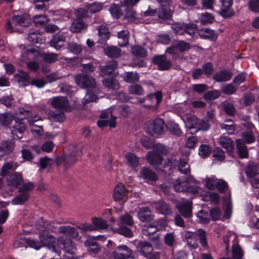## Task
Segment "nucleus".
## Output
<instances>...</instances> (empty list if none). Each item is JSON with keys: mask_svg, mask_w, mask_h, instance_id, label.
Segmentation results:
<instances>
[{"mask_svg": "<svg viewBox=\"0 0 259 259\" xmlns=\"http://www.w3.org/2000/svg\"><path fill=\"white\" fill-rule=\"evenodd\" d=\"M117 67V63L115 61H112L108 64L100 68V71L102 75H108L113 74L116 75L118 72L116 71Z\"/></svg>", "mask_w": 259, "mask_h": 259, "instance_id": "obj_13", "label": "nucleus"}, {"mask_svg": "<svg viewBox=\"0 0 259 259\" xmlns=\"http://www.w3.org/2000/svg\"><path fill=\"white\" fill-rule=\"evenodd\" d=\"M191 205L190 201H186L177 204V207L184 217L189 218L191 215Z\"/></svg>", "mask_w": 259, "mask_h": 259, "instance_id": "obj_15", "label": "nucleus"}, {"mask_svg": "<svg viewBox=\"0 0 259 259\" xmlns=\"http://www.w3.org/2000/svg\"><path fill=\"white\" fill-rule=\"evenodd\" d=\"M28 39L30 41L34 44L42 43L44 41V40L40 37V35L38 34L37 31H32L29 33Z\"/></svg>", "mask_w": 259, "mask_h": 259, "instance_id": "obj_57", "label": "nucleus"}, {"mask_svg": "<svg viewBox=\"0 0 259 259\" xmlns=\"http://www.w3.org/2000/svg\"><path fill=\"white\" fill-rule=\"evenodd\" d=\"M188 186V179L186 177L178 179L174 184L175 190L178 192H183L187 190Z\"/></svg>", "mask_w": 259, "mask_h": 259, "instance_id": "obj_19", "label": "nucleus"}, {"mask_svg": "<svg viewBox=\"0 0 259 259\" xmlns=\"http://www.w3.org/2000/svg\"><path fill=\"white\" fill-rule=\"evenodd\" d=\"M157 209L162 214L166 215L171 213L170 207L162 201H159L156 203Z\"/></svg>", "mask_w": 259, "mask_h": 259, "instance_id": "obj_41", "label": "nucleus"}, {"mask_svg": "<svg viewBox=\"0 0 259 259\" xmlns=\"http://www.w3.org/2000/svg\"><path fill=\"white\" fill-rule=\"evenodd\" d=\"M98 34L103 40L105 41L108 39L109 37V33L108 29L104 25L99 26L98 28Z\"/></svg>", "mask_w": 259, "mask_h": 259, "instance_id": "obj_56", "label": "nucleus"}, {"mask_svg": "<svg viewBox=\"0 0 259 259\" xmlns=\"http://www.w3.org/2000/svg\"><path fill=\"white\" fill-rule=\"evenodd\" d=\"M109 11L111 15L115 18H119L122 15L121 6L115 4H112L110 5Z\"/></svg>", "mask_w": 259, "mask_h": 259, "instance_id": "obj_43", "label": "nucleus"}, {"mask_svg": "<svg viewBox=\"0 0 259 259\" xmlns=\"http://www.w3.org/2000/svg\"><path fill=\"white\" fill-rule=\"evenodd\" d=\"M172 28L176 34L183 35L186 33L191 37L197 31L196 25L192 23H175L172 25Z\"/></svg>", "mask_w": 259, "mask_h": 259, "instance_id": "obj_3", "label": "nucleus"}, {"mask_svg": "<svg viewBox=\"0 0 259 259\" xmlns=\"http://www.w3.org/2000/svg\"><path fill=\"white\" fill-rule=\"evenodd\" d=\"M37 228L40 231H45L46 230H52L54 227L51 225V223H48L47 221H44L41 220V222H39L37 225Z\"/></svg>", "mask_w": 259, "mask_h": 259, "instance_id": "obj_61", "label": "nucleus"}, {"mask_svg": "<svg viewBox=\"0 0 259 259\" xmlns=\"http://www.w3.org/2000/svg\"><path fill=\"white\" fill-rule=\"evenodd\" d=\"M211 153L210 147L207 145H201L199 149V155L205 158L209 156Z\"/></svg>", "mask_w": 259, "mask_h": 259, "instance_id": "obj_63", "label": "nucleus"}, {"mask_svg": "<svg viewBox=\"0 0 259 259\" xmlns=\"http://www.w3.org/2000/svg\"><path fill=\"white\" fill-rule=\"evenodd\" d=\"M40 244L42 246H48L52 251L59 254V250L57 248V242L53 235L39 234Z\"/></svg>", "mask_w": 259, "mask_h": 259, "instance_id": "obj_7", "label": "nucleus"}, {"mask_svg": "<svg viewBox=\"0 0 259 259\" xmlns=\"http://www.w3.org/2000/svg\"><path fill=\"white\" fill-rule=\"evenodd\" d=\"M85 246L88 248V250L91 253L97 254L101 250V248L97 244L90 239L87 240L84 243Z\"/></svg>", "mask_w": 259, "mask_h": 259, "instance_id": "obj_39", "label": "nucleus"}, {"mask_svg": "<svg viewBox=\"0 0 259 259\" xmlns=\"http://www.w3.org/2000/svg\"><path fill=\"white\" fill-rule=\"evenodd\" d=\"M218 179L215 177L212 176L206 178L204 180L205 185L209 190H213L216 188Z\"/></svg>", "mask_w": 259, "mask_h": 259, "instance_id": "obj_53", "label": "nucleus"}, {"mask_svg": "<svg viewBox=\"0 0 259 259\" xmlns=\"http://www.w3.org/2000/svg\"><path fill=\"white\" fill-rule=\"evenodd\" d=\"M14 77L18 82L24 85L28 81L29 79L28 74L23 71H20L14 75Z\"/></svg>", "mask_w": 259, "mask_h": 259, "instance_id": "obj_52", "label": "nucleus"}, {"mask_svg": "<svg viewBox=\"0 0 259 259\" xmlns=\"http://www.w3.org/2000/svg\"><path fill=\"white\" fill-rule=\"evenodd\" d=\"M221 3L220 10V14L224 17L228 18L234 15L233 11L231 8L232 0H220Z\"/></svg>", "mask_w": 259, "mask_h": 259, "instance_id": "obj_12", "label": "nucleus"}, {"mask_svg": "<svg viewBox=\"0 0 259 259\" xmlns=\"http://www.w3.org/2000/svg\"><path fill=\"white\" fill-rule=\"evenodd\" d=\"M74 78L77 85L81 88H95L97 86L95 79L92 76L78 74Z\"/></svg>", "mask_w": 259, "mask_h": 259, "instance_id": "obj_4", "label": "nucleus"}, {"mask_svg": "<svg viewBox=\"0 0 259 259\" xmlns=\"http://www.w3.org/2000/svg\"><path fill=\"white\" fill-rule=\"evenodd\" d=\"M147 159L150 164L154 167L161 164L162 158L161 156L155 151H150L147 155Z\"/></svg>", "mask_w": 259, "mask_h": 259, "instance_id": "obj_17", "label": "nucleus"}, {"mask_svg": "<svg viewBox=\"0 0 259 259\" xmlns=\"http://www.w3.org/2000/svg\"><path fill=\"white\" fill-rule=\"evenodd\" d=\"M220 144L228 152L232 151L234 147V142L230 138L226 136H222L219 139Z\"/></svg>", "mask_w": 259, "mask_h": 259, "instance_id": "obj_21", "label": "nucleus"}, {"mask_svg": "<svg viewBox=\"0 0 259 259\" xmlns=\"http://www.w3.org/2000/svg\"><path fill=\"white\" fill-rule=\"evenodd\" d=\"M48 118L55 122H63L65 119V116L64 111L56 112L54 111H50L49 113Z\"/></svg>", "mask_w": 259, "mask_h": 259, "instance_id": "obj_33", "label": "nucleus"}, {"mask_svg": "<svg viewBox=\"0 0 259 259\" xmlns=\"http://www.w3.org/2000/svg\"><path fill=\"white\" fill-rule=\"evenodd\" d=\"M128 31L126 30H123L118 32V43L120 46H125L128 43Z\"/></svg>", "mask_w": 259, "mask_h": 259, "instance_id": "obj_36", "label": "nucleus"}, {"mask_svg": "<svg viewBox=\"0 0 259 259\" xmlns=\"http://www.w3.org/2000/svg\"><path fill=\"white\" fill-rule=\"evenodd\" d=\"M198 237L200 242L202 246L207 247V243L206 238V233L202 229H199L197 232H188L186 233L185 238L188 243H192V239H196V237Z\"/></svg>", "mask_w": 259, "mask_h": 259, "instance_id": "obj_8", "label": "nucleus"}, {"mask_svg": "<svg viewBox=\"0 0 259 259\" xmlns=\"http://www.w3.org/2000/svg\"><path fill=\"white\" fill-rule=\"evenodd\" d=\"M109 109H111V111L113 112L112 114L114 116L116 114V112H120L121 115L124 117L127 116L130 113L129 107L125 105L120 106L118 108H111Z\"/></svg>", "mask_w": 259, "mask_h": 259, "instance_id": "obj_54", "label": "nucleus"}, {"mask_svg": "<svg viewBox=\"0 0 259 259\" xmlns=\"http://www.w3.org/2000/svg\"><path fill=\"white\" fill-rule=\"evenodd\" d=\"M140 174V176L145 179L151 181H156L157 179L156 174L147 167H142Z\"/></svg>", "mask_w": 259, "mask_h": 259, "instance_id": "obj_32", "label": "nucleus"}, {"mask_svg": "<svg viewBox=\"0 0 259 259\" xmlns=\"http://www.w3.org/2000/svg\"><path fill=\"white\" fill-rule=\"evenodd\" d=\"M133 224V219L128 213L120 216L118 221V225L119 226L126 225L127 226H131Z\"/></svg>", "mask_w": 259, "mask_h": 259, "instance_id": "obj_47", "label": "nucleus"}, {"mask_svg": "<svg viewBox=\"0 0 259 259\" xmlns=\"http://www.w3.org/2000/svg\"><path fill=\"white\" fill-rule=\"evenodd\" d=\"M67 49L69 52L75 55H78L82 51V47L80 45L75 42H71L68 44Z\"/></svg>", "mask_w": 259, "mask_h": 259, "instance_id": "obj_46", "label": "nucleus"}, {"mask_svg": "<svg viewBox=\"0 0 259 259\" xmlns=\"http://www.w3.org/2000/svg\"><path fill=\"white\" fill-rule=\"evenodd\" d=\"M13 20L14 24L16 26H27L30 23V20L27 15L15 16Z\"/></svg>", "mask_w": 259, "mask_h": 259, "instance_id": "obj_25", "label": "nucleus"}, {"mask_svg": "<svg viewBox=\"0 0 259 259\" xmlns=\"http://www.w3.org/2000/svg\"><path fill=\"white\" fill-rule=\"evenodd\" d=\"M164 121L161 118H156L152 121H148L146 122L145 129L147 133L152 134H161L165 128Z\"/></svg>", "mask_w": 259, "mask_h": 259, "instance_id": "obj_2", "label": "nucleus"}, {"mask_svg": "<svg viewBox=\"0 0 259 259\" xmlns=\"http://www.w3.org/2000/svg\"><path fill=\"white\" fill-rule=\"evenodd\" d=\"M87 25L80 19L74 20L70 26V30L72 32H79L86 29Z\"/></svg>", "mask_w": 259, "mask_h": 259, "instance_id": "obj_23", "label": "nucleus"}, {"mask_svg": "<svg viewBox=\"0 0 259 259\" xmlns=\"http://www.w3.org/2000/svg\"><path fill=\"white\" fill-rule=\"evenodd\" d=\"M95 92L97 94H95L92 91H88L87 92V94L82 100V103L84 105L92 102H95L97 101V100L98 99L97 96L99 95V93L100 91L99 89H97L95 90Z\"/></svg>", "mask_w": 259, "mask_h": 259, "instance_id": "obj_35", "label": "nucleus"}, {"mask_svg": "<svg viewBox=\"0 0 259 259\" xmlns=\"http://www.w3.org/2000/svg\"><path fill=\"white\" fill-rule=\"evenodd\" d=\"M127 193L124 186L122 184H119L114 188L113 197L115 200L120 201L125 198Z\"/></svg>", "mask_w": 259, "mask_h": 259, "instance_id": "obj_14", "label": "nucleus"}, {"mask_svg": "<svg viewBox=\"0 0 259 259\" xmlns=\"http://www.w3.org/2000/svg\"><path fill=\"white\" fill-rule=\"evenodd\" d=\"M18 166L17 162L13 161L6 162L3 166L1 170V175L2 176H6L12 171L15 170Z\"/></svg>", "mask_w": 259, "mask_h": 259, "instance_id": "obj_30", "label": "nucleus"}, {"mask_svg": "<svg viewBox=\"0 0 259 259\" xmlns=\"http://www.w3.org/2000/svg\"><path fill=\"white\" fill-rule=\"evenodd\" d=\"M58 232L62 235L57 241V248L60 253V250H63L65 255H74L77 250L76 247L69 238L65 239V237L69 236L72 238L80 239L77 229L69 225L61 226L58 229Z\"/></svg>", "mask_w": 259, "mask_h": 259, "instance_id": "obj_1", "label": "nucleus"}, {"mask_svg": "<svg viewBox=\"0 0 259 259\" xmlns=\"http://www.w3.org/2000/svg\"><path fill=\"white\" fill-rule=\"evenodd\" d=\"M172 16V12L169 8L161 7L158 12V16L162 19H169Z\"/></svg>", "mask_w": 259, "mask_h": 259, "instance_id": "obj_50", "label": "nucleus"}, {"mask_svg": "<svg viewBox=\"0 0 259 259\" xmlns=\"http://www.w3.org/2000/svg\"><path fill=\"white\" fill-rule=\"evenodd\" d=\"M121 77L126 82L132 83L139 80V75L137 72H125L121 74Z\"/></svg>", "mask_w": 259, "mask_h": 259, "instance_id": "obj_28", "label": "nucleus"}, {"mask_svg": "<svg viewBox=\"0 0 259 259\" xmlns=\"http://www.w3.org/2000/svg\"><path fill=\"white\" fill-rule=\"evenodd\" d=\"M112 111L111 109H107L102 112L100 115V118L102 119L108 118L110 116L111 119L109 120H100L98 121L97 124L100 127H104L109 125L111 127H115L116 126V117L112 114Z\"/></svg>", "mask_w": 259, "mask_h": 259, "instance_id": "obj_6", "label": "nucleus"}, {"mask_svg": "<svg viewBox=\"0 0 259 259\" xmlns=\"http://www.w3.org/2000/svg\"><path fill=\"white\" fill-rule=\"evenodd\" d=\"M137 248L142 255L145 257H147L153 250V247L151 244L145 241H140L139 242Z\"/></svg>", "mask_w": 259, "mask_h": 259, "instance_id": "obj_18", "label": "nucleus"}, {"mask_svg": "<svg viewBox=\"0 0 259 259\" xmlns=\"http://www.w3.org/2000/svg\"><path fill=\"white\" fill-rule=\"evenodd\" d=\"M105 54L110 57H117L120 54V50L116 47H107L105 49Z\"/></svg>", "mask_w": 259, "mask_h": 259, "instance_id": "obj_51", "label": "nucleus"}, {"mask_svg": "<svg viewBox=\"0 0 259 259\" xmlns=\"http://www.w3.org/2000/svg\"><path fill=\"white\" fill-rule=\"evenodd\" d=\"M54 160L47 156L41 157L39 159V166L42 169H46L51 166L54 163Z\"/></svg>", "mask_w": 259, "mask_h": 259, "instance_id": "obj_58", "label": "nucleus"}, {"mask_svg": "<svg viewBox=\"0 0 259 259\" xmlns=\"http://www.w3.org/2000/svg\"><path fill=\"white\" fill-rule=\"evenodd\" d=\"M128 91L132 95H142L144 93V91L142 87L139 84H134L130 85Z\"/></svg>", "mask_w": 259, "mask_h": 259, "instance_id": "obj_55", "label": "nucleus"}, {"mask_svg": "<svg viewBox=\"0 0 259 259\" xmlns=\"http://www.w3.org/2000/svg\"><path fill=\"white\" fill-rule=\"evenodd\" d=\"M259 165L254 163H250L245 169V172L246 176L250 178L254 176L256 174H258Z\"/></svg>", "mask_w": 259, "mask_h": 259, "instance_id": "obj_40", "label": "nucleus"}, {"mask_svg": "<svg viewBox=\"0 0 259 259\" xmlns=\"http://www.w3.org/2000/svg\"><path fill=\"white\" fill-rule=\"evenodd\" d=\"M224 123H220L222 129L225 130L228 134H233L236 129L234 121L231 119H226Z\"/></svg>", "mask_w": 259, "mask_h": 259, "instance_id": "obj_34", "label": "nucleus"}, {"mask_svg": "<svg viewBox=\"0 0 259 259\" xmlns=\"http://www.w3.org/2000/svg\"><path fill=\"white\" fill-rule=\"evenodd\" d=\"M197 33L198 35L203 39H215L217 37L213 30L207 28L199 29Z\"/></svg>", "mask_w": 259, "mask_h": 259, "instance_id": "obj_20", "label": "nucleus"}, {"mask_svg": "<svg viewBox=\"0 0 259 259\" xmlns=\"http://www.w3.org/2000/svg\"><path fill=\"white\" fill-rule=\"evenodd\" d=\"M236 144L240 157L242 158L247 157L248 155V150L242 140H236Z\"/></svg>", "mask_w": 259, "mask_h": 259, "instance_id": "obj_29", "label": "nucleus"}, {"mask_svg": "<svg viewBox=\"0 0 259 259\" xmlns=\"http://www.w3.org/2000/svg\"><path fill=\"white\" fill-rule=\"evenodd\" d=\"M104 87L113 90H117L119 89V85L117 80L111 79L106 78L102 81Z\"/></svg>", "mask_w": 259, "mask_h": 259, "instance_id": "obj_42", "label": "nucleus"}, {"mask_svg": "<svg viewBox=\"0 0 259 259\" xmlns=\"http://www.w3.org/2000/svg\"><path fill=\"white\" fill-rule=\"evenodd\" d=\"M26 126L23 118H15V124L12 127L11 133L14 139H20L21 136H19L17 133L22 134L25 131Z\"/></svg>", "mask_w": 259, "mask_h": 259, "instance_id": "obj_10", "label": "nucleus"}, {"mask_svg": "<svg viewBox=\"0 0 259 259\" xmlns=\"http://www.w3.org/2000/svg\"><path fill=\"white\" fill-rule=\"evenodd\" d=\"M138 217L142 222L149 221L152 219L150 210L148 207H140L138 211Z\"/></svg>", "mask_w": 259, "mask_h": 259, "instance_id": "obj_24", "label": "nucleus"}, {"mask_svg": "<svg viewBox=\"0 0 259 259\" xmlns=\"http://www.w3.org/2000/svg\"><path fill=\"white\" fill-rule=\"evenodd\" d=\"M231 77V73L225 70L217 72L213 76V79L217 82H225L229 80Z\"/></svg>", "mask_w": 259, "mask_h": 259, "instance_id": "obj_26", "label": "nucleus"}, {"mask_svg": "<svg viewBox=\"0 0 259 259\" xmlns=\"http://www.w3.org/2000/svg\"><path fill=\"white\" fill-rule=\"evenodd\" d=\"M111 230L114 233H118L126 237H131L133 236L132 231L130 228L123 225L119 226L118 228L111 227Z\"/></svg>", "mask_w": 259, "mask_h": 259, "instance_id": "obj_27", "label": "nucleus"}, {"mask_svg": "<svg viewBox=\"0 0 259 259\" xmlns=\"http://www.w3.org/2000/svg\"><path fill=\"white\" fill-rule=\"evenodd\" d=\"M50 102L53 108L64 111H70L72 108L68 99L64 96H58L51 99Z\"/></svg>", "mask_w": 259, "mask_h": 259, "instance_id": "obj_5", "label": "nucleus"}, {"mask_svg": "<svg viewBox=\"0 0 259 259\" xmlns=\"http://www.w3.org/2000/svg\"><path fill=\"white\" fill-rule=\"evenodd\" d=\"M249 10L255 13H259V0H249L248 2Z\"/></svg>", "mask_w": 259, "mask_h": 259, "instance_id": "obj_64", "label": "nucleus"}, {"mask_svg": "<svg viewBox=\"0 0 259 259\" xmlns=\"http://www.w3.org/2000/svg\"><path fill=\"white\" fill-rule=\"evenodd\" d=\"M92 223L93 227L95 228V231L98 229H105L108 227L107 221L101 218L95 217L93 218Z\"/></svg>", "mask_w": 259, "mask_h": 259, "instance_id": "obj_31", "label": "nucleus"}, {"mask_svg": "<svg viewBox=\"0 0 259 259\" xmlns=\"http://www.w3.org/2000/svg\"><path fill=\"white\" fill-rule=\"evenodd\" d=\"M29 197L28 193L20 192V194L12 200V203L13 205L22 204L28 200Z\"/></svg>", "mask_w": 259, "mask_h": 259, "instance_id": "obj_44", "label": "nucleus"}, {"mask_svg": "<svg viewBox=\"0 0 259 259\" xmlns=\"http://www.w3.org/2000/svg\"><path fill=\"white\" fill-rule=\"evenodd\" d=\"M190 49V45L184 41H180L166 50V52L174 55H178L179 52H183Z\"/></svg>", "mask_w": 259, "mask_h": 259, "instance_id": "obj_9", "label": "nucleus"}, {"mask_svg": "<svg viewBox=\"0 0 259 259\" xmlns=\"http://www.w3.org/2000/svg\"><path fill=\"white\" fill-rule=\"evenodd\" d=\"M199 119L194 115L189 116L186 119L187 126L191 130H197Z\"/></svg>", "mask_w": 259, "mask_h": 259, "instance_id": "obj_48", "label": "nucleus"}, {"mask_svg": "<svg viewBox=\"0 0 259 259\" xmlns=\"http://www.w3.org/2000/svg\"><path fill=\"white\" fill-rule=\"evenodd\" d=\"M178 167L179 171L184 175H187L190 172V166L188 163L184 160H180Z\"/></svg>", "mask_w": 259, "mask_h": 259, "instance_id": "obj_59", "label": "nucleus"}, {"mask_svg": "<svg viewBox=\"0 0 259 259\" xmlns=\"http://www.w3.org/2000/svg\"><path fill=\"white\" fill-rule=\"evenodd\" d=\"M23 178L20 173L15 172L7 179L8 185L17 188L23 182Z\"/></svg>", "mask_w": 259, "mask_h": 259, "instance_id": "obj_16", "label": "nucleus"}, {"mask_svg": "<svg viewBox=\"0 0 259 259\" xmlns=\"http://www.w3.org/2000/svg\"><path fill=\"white\" fill-rule=\"evenodd\" d=\"M153 61L157 65L158 68L160 70H166L171 67L170 61L167 60L164 55L155 56L153 58Z\"/></svg>", "mask_w": 259, "mask_h": 259, "instance_id": "obj_11", "label": "nucleus"}, {"mask_svg": "<svg viewBox=\"0 0 259 259\" xmlns=\"http://www.w3.org/2000/svg\"><path fill=\"white\" fill-rule=\"evenodd\" d=\"M125 157L132 167H136L139 165V159L134 153L128 152L125 154Z\"/></svg>", "mask_w": 259, "mask_h": 259, "instance_id": "obj_37", "label": "nucleus"}, {"mask_svg": "<svg viewBox=\"0 0 259 259\" xmlns=\"http://www.w3.org/2000/svg\"><path fill=\"white\" fill-rule=\"evenodd\" d=\"M65 41V37L60 34L55 35L50 41V46L56 50H59L63 46Z\"/></svg>", "mask_w": 259, "mask_h": 259, "instance_id": "obj_22", "label": "nucleus"}, {"mask_svg": "<svg viewBox=\"0 0 259 259\" xmlns=\"http://www.w3.org/2000/svg\"><path fill=\"white\" fill-rule=\"evenodd\" d=\"M14 119L12 114L5 113L0 114V125L2 126L9 125Z\"/></svg>", "mask_w": 259, "mask_h": 259, "instance_id": "obj_45", "label": "nucleus"}, {"mask_svg": "<svg viewBox=\"0 0 259 259\" xmlns=\"http://www.w3.org/2000/svg\"><path fill=\"white\" fill-rule=\"evenodd\" d=\"M132 54L137 57L144 58L147 56V50L140 46H135L131 48Z\"/></svg>", "mask_w": 259, "mask_h": 259, "instance_id": "obj_38", "label": "nucleus"}, {"mask_svg": "<svg viewBox=\"0 0 259 259\" xmlns=\"http://www.w3.org/2000/svg\"><path fill=\"white\" fill-rule=\"evenodd\" d=\"M199 222L203 224H207L209 221V215L204 210H200L196 214Z\"/></svg>", "mask_w": 259, "mask_h": 259, "instance_id": "obj_60", "label": "nucleus"}, {"mask_svg": "<svg viewBox=\"0 0 259 259\" xmlns=\"http://www.w3.org/2000/svg\"><path fill=\"white\" fill-rule=\"evenodd\" d=\"M213 17L208 13L202 14L200 18L201 23L203 25L211 23L213 21Z\"/></svg>", "mask_w": 259, "mask_h": 259, "instance_id": "obj_62", "label": "nucleus"}, {"mask_svg": "<svg viewBox=\"0 0 259 259\" xmlns=\"http://www.w3.org/2000/svg\"><path fill=\"white\" fill-rule=\"evenodd\" d=\"M159 228L157 226L152 224H149L144 226L142 230L143 234L147 236H150V235L155 234Z\"/></svg>", "mask_w": 259, "mask_h": 259, "instance_id": "obj_49", "label": "nucleus"}]
</instances>
